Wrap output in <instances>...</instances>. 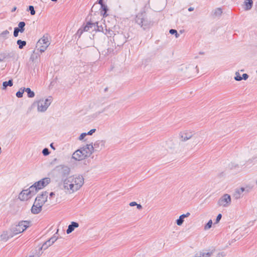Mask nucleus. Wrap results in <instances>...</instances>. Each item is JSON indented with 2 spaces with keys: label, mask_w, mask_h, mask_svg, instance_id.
Masks as SVG:
<instances>
[{
  "label": "nucleus",
  "mask_w": 257,
  "mask_h": 257,
  "mask_svg": "<svg viewBox=\"0 0 257 257\" xmlns=\"http://www.w3.org/2000/svg\"><path fill=\"white\" fill-rule=\"evenodd\" d=\"M27 257H35V255H30L29 256H27Z\"/></svg>",
  "instance_id": "nucleus-58"
},
{
  "label": "nucleus",
  "mask_w": 257,
  "mask_h": 257,
  "mask_svg": "<svg viewBox=\"0 0 257 257\" xmlns=\"http://www.w3.org/2000/svg\"><path fill=\"white\" fill-rule=\"evenodd\" d=\"M13 85V81L12 79H10L8 81H4L3 83V89H6L8 86H12Z\"/></svg>",
  "instance_id": "nucleus-27"
},
{
  "label": "nucleus",
  "mask_w": 257,
  "mask_h": 257,
  "mask_svg": "<svg viewBox=\"0 0 257 257\" xmlns=\"http://www.w3.org/2000/svg\"><path fill=\"white\" fill-rule=\"evenodd\" d=\"M108 89V87L105 88L104 89V92H105L107 91Z\"/></svg>",
  "instance_id": "nucleus-55"
},
{
  "label": "nucleus",
  "mask_w": 257,
  "mask_h": 257,
  "mask_svg": "<svg viewBox=\"0 0 257 257\" xmlns=\"http://www.w3.org/2000/svg\"><path fill=\"white\" fill-rule=\"evenodd\" d=\"M180 136L182 141H186L193 137V134L192 132H184L180 134Z\"/></svg>",
  "instance_id": "nucleus-20"
},
{
  "label": "nucleus",
  "mask_w": 257,
  "mask_h": 257,
  "mask_svg": "<svg viewBox=\"0 0 257 257\" xmlns=\"http://www.w3.org/2000/svg\"><path fill=\"white\" fill-rule=\"evenodd\" d=\"M24 92L25 87L20 88V90L16 93V96L18 98L22 97Z\"/></svg>",
  "instance_id": "nucleus-33"
},
{
  "label": "nucleus",
  "mask_w": 257,
  "mask_h": 257,
  "mask_svg": "<svg viewBox=\"0 0 257 257\" xmlns=\"http://www.w3.org/2000/svg\"><path fill=\"white\" fill-rule=\"evenodd\" d=\"M28 11L30 12L31 15H34L35 14V11L33 6H30L28 9Z\"/></svg>",
  "instance_id": "nucleus-40"
},
{
  "label": "nucleus",
  "mask_w": 257,
  "mask_h": 257,
  "mask_svg": "<svg viewBox=\"0 0 257 257\" xmlns=\"http://www.w3.org/2000/svg\"><path fill=\"white\" fill-rule=\"evenodd\" d=\"M9 33V31L5 30L0 34V37L7 39L8 37Z\"/></svg>",
  "instance_id": "nucleus-37"
},
{
  "label": "nucleus",
  "mask_w": 257,
  "mask_h": 257,
  "mask_svg": "<svg viewBox=\"0 0 257 257\" xmlns=\"http://www.w3.org/2000/svg\"><path fill=\"white\" fill-rule=\"evenodd\" d=\"M113 51V49L112 48H108V49H107L106 51H104L103 52H102V53L104 52V55H108L109 54H111V53H112Z\"/></svg>",
  "instance_id": "nucleus-41"
},
{
  "label": "nucleus",
  "mask_w": 257,
  "mask_h": 257,
  "mask_svg": "<svg viewBox=\"0 0 257 257\" xmlns=\"http://www.w3.org/2000/svg\"><path fill=\"white\" fill-rule=\"evenodd\" d=\"M86 157H89L94 151L93 146L92 144H87L80 148Z\"/></svg>",
  "instance_id": "nucleus-13"
},
{
  "label": "nucleus",
  "mask_w": 257,
  "mask_h": 257,
  "mask_svg": "<svg viewBox=\"0 0 257 257\" xmlns=\"http://www.w3.org/2000/svg\"><path fill=\"white\" fill-rule=\"evenodd\" d=\"M50 147H51L52 149H53L54 150H55V147H54V146H53V143H51V144H50Z\"/></svg>",
  "instance_id": "nucleus-53"
},
{
  "label": "nucleus",
  "mask_w": 257,
  "mask_h": 257,
  "mask_svg": "<svg viewBox=\"0 0 257 257\" xmlns=\"http://www.w3.org/2000/svg\"><path fill=\"white\" fill-rule=\"evenodd\" d=\"M50 44V38L48 34H45L44 36L39 40L36 44V47L38 51L41 53L45 51L47 48Z\"/></svg>",
  "instance_id": "nucleus-3"
},
{
  "label": "nucleus",
  "mask_w": 257,
  "mask_h": 257,
  "mask_svg": "<svg viewBox=\"0 0 257 257\" xmlns=\"http://www.w3.org/2000/svg\"><path fill=\"white\" fill-rule=\"evenodd\" d=\"M86 158L80 149L76 150L72 155V158L77 161H80Z\"/></svg>",
  "instance_id": "nucleus-15"
},
{
  "label": "nucleus",
  "mask_w": 257,
  "mask_h": 257,
  "mask_svg": "<svg viewBox=\"0 0 257 257\" xmlns=\"http://www.w3.org/2000/svg\"><path fill=\"white\" fill-rule=\"evenodd\" d=\"M31 221L22 220L20 221L17 225L12 226L11 229L15 235L24 231L31 226Z\"/></svg>",
  "instance_id": "nucleus-4"
},
{
  "label": "nucleus",
  "mask_w": 257,
  "mask_h": 257,
  "mask_svg": "<svg viewBox=\"0 0 257 257\" xmlns=\"http://www.w3.org/2000/svg\"><path fill=\"white\" fill-rule=\"evenodd\" d=\"M52 100V97L49 96L48 98L45 99V100L40 99L37 101L34 102L32 106L34 107L37 105L38 111L45 112L51 103Z\"/></svg>",
  "instance_id": "nucleus-5"
},
{
  "label": "nucleus",
  "mask_w": 257,
  "mask_h": 257,
  "mask_svg": "<svg viewBox=\"0 0 257 257\" xmlns=\"http://www.w3.org/2000/svg\"><path fill=\"white\" fill-rule=\"evenodd\" d=\"M96 132L95 128H93L90 130L87 134V135H92L93 133H94Z\"/></svg>",
  "instance_id": "nucleus-47"
},
{
  "label": "nucleus",
  "mask_w": 257,
  "mask_h": 257,
  "mask_svg": "<svg viewBox=\"0 0 257 257\" xmlns=\"http://www.w3.org/2000/svg\"><path fill=\"white\" fill-rule=\"evenodd\" d=\"M48 194V193L47 191L42 192L41 194L37 196L35 199V202L39 203L40 204L43 206L47 201Z\"/></svg>",
  "instance_id": "nucleus-10"
},
{
  "label": "nucleus",
  "mask_w": 257,
  "mask_h": 257,
  "mask_svg": "<svg viewBox=\"0 0 257 257\" xmlns=\"http://www.w3.org/2000/svg\"><path fill=\"white\" fill-rule=\"evenodd\" d=\"M235 76L234 77V79L236 81H240L241 80V76L239 74V73L237 72L235 73Z\"/></svg>",
  "instance_id": "nucleus-43"
},
{
  "label": "nucleus",
  "mask_w": 257,
  "mask_h": 257,
  "mask_svg": "<svg viewBox=\"0 0 257 257\" xmlns=\"http://www.w3.org/2000/svg\"><path fill=\"white\" fill-rule=\"evenodd\" d=\"M50 198H52L55 196V193L53 192H51L49 194Z\"/></svg>",
  "instance_id": "nucleus-52"
},
{
  "label": "nucleus",
  "mask_w": 257,
  "mask_h": 257,
  "mask_svg": "<svg viewBox=\"0 0 257 257\" xmlns=\"http://www.w3.org/2000/svg\"><path fill=\"white\" fill-rule=\"evenodd\" d=\"M9 29L12 30V27H10Z\"/></svg>",
  "instance_id": "nucleus-63"
},
{
  "label": "nucleus",
  "mask_w": 257,
  "mask_h": 257,
  "mask_svg": "<svg viewBox=\"0 0 257 257\" xmlns=\"http://www.w3.org/2000/svg\"><path fill=\"white\" fill-rule=\"evenodd\" d=\"M116 109L115 105L112 103L106 106L101 110L98 111L97 113L98 114L102 113H104L105 115L110 116L114 113V111L116 110Z\"/></svg>",
  "instance_id": "nucleus-8"
},
{
  "label": "nucleus",
  "mask_w": 257,
  "mask_h": 257,
  "mask_svg": "<svg viewBox=\"0 0 257 257\" xmlns=\"http://www.w3.org/2000/svg\"><path fill=\"white\" fill-rule=\"evenodd\" d=\"M86 31L84 30V27H82L78 29L76 34H75L76 37H78V38L80 37L83 32Z\"/></svg>",
  "instance_id": "nucleus-34"
},
{
  "label": "nucleus",
  "mask_w": 257,
  "mask_h": 257,
  "mask_svg": "<svg viewBox=\"0 0 257 257\" xmlns=\"http://www.w3.org/2000/svg\"><path fill=\"white\" fill-rule=\"evenodd\" d=\"M222 14V11L221 8H217L215 9L213 12L215 16H219Z\"/></svg>",
  "instance_id": "nucleus-35"
},
{
  "label": "nucleus",
  "mask_w": 257,
  "mask_h": 257,
  "mask_svg": "<svg viewBox=\"0 0 257 257\" xmlns=\"http://www.w3.org/2000/svg\"><path fill=\"white\" fill-rule=\"evenodd\" d=\"M42 206L39 203L34 202L31 208V212L34 214L39 213L42 210Z\"/></svg>",
  "instance_id": "nucleus-18"
},
{
  "label": "nucleus",
  "mask_w": 257,
  "mask_h": 257,
  "mask_svg": "<svg viewBox=\"0 0 257 257\" xmlns=\"http://www.w3.org/2000/svg\"><path fill=\"white\" fill-rule=\"evenodd\" d=\"M53 172L58 177L63 180L68 177L70 172V169L67 166L59 165L53 169Z\"/></svg>",
  "instance_id": "nucleus-1"
},
{
  "label": "nucleus",
  "mask_w": 257,
  "mask_h": 257,
  "mask_svg": "<svg viewBox=\"0 0 257 257\" xmlns=\"http://www.w3.org/2000/svg\"><path fill=\"white\" fill-rule=\"evenodd\" d=\"M135 22L140 26L144 30L150 27L153 25L152 22L149 17H135Z\"/></svg>",
  "instance_id": "nucleus-7"
},
{
  "label": "nucleus",
  "mask_w": 257,
  "mask_h": 257,
  "mask_svg": "<svg viewBox=\"0 0 257 257\" xmlns=\"http://www.w3.org/2000/svg\"><path fill=\"white\" fill-rule=\"evenodd\" d=\"M137 206V208L139 209V210H141L142 209V206L140 204H137V205H136Z\"/></svg>",
  "instance_id": "nucleus-51"
},
{
  "label": "nucleus",
  "mask_w": 257,
  "mask_h": 257,
  "mask_svg": "<svg viewBox=\"0 0 257 257\" xmlns=\"http://www.w3.org/2000/svg\"><path fill=\"white\" fill-rule=\"evenodd\" d=\"M244 4L245 6L244 9L246 10H250L253 5V2L252 0H245L244 2Z\"/></svg>",
  "instance_id": "nucleus-26"
},
{
  "label": "nucleus",
  "mask_w": 257,
  "mask_h": 257,
  "mask_svg": "<svg viewBox=\"0 0 257 257\" xmlns=\"http://www.w3.org/2000/svg\"><path fill=\"white\" fill-rule=\"evenodd\" d=\"M245 191L244 187H241L240 188L236 189L234 192L233 194V197L235 199H238L242 196V193Z\"/></svg>",
  "instance_id": "nucleus-21"
},
{
  "label": "nucleus",
  "mask_w": 257,
  "mask_h": 257,
  "mask_svg": "<svg viewBox=\"0 0 257 257\" xmlns=\"http://www.w3.org/2000/svg\"><path fill=\"white\" fill-rule=\"evenodd\" d=\"M56 232L55 234L53 235L49 239L47 240L45 243H43L41 247V249L43 248L44 249H47L48 246H51L53 244L57 239L58 237L56 236Z\"/></svg>",
  "instance_id": "nucleus-16"
},
{
  "label": "nucleus",
  "mask_w": 257,
  "mask_h": 257,
  "mask_svg": "<svg viewBox=\"0 0 257 257\" xmlns=\"http://www.w3.org/2000/svg\"><path fill=\"white\" fill-rule=\"evenodd\" d=\"M137 203L136 202H132L130 203V205L131 206H136L137 205Z\"/></svg>",
  "instance_id": "nucleus-50"
},
{
  "label": "nucleus",
  "mask_w": 257,
  "mask_h": 257,
  "mask_svg": "<svg viewBox=\"0 0 257 257\" xmlns=\"http://www.w3.org/2000/svg\"><path fill=\"white\" fill-rule=\"evenodd\" d=\"M190 215V214L189 212H187L186 214H183L181 215L180 216L179 218L176 220V224L179 226L181 225L184 222V219L185 217H188Z\"/></svg>",
  "instance_id": "nucleus-24"
},
{
  "label": "nucleus",
  "mask_w": 257,
  "mask_h": 257,
  "mask_svg": "<svg viewBox=\"0 0 257 257\" xmlns=\"http://www.w3.org/2000/svg\"><path fill=\"white\" fill-rule=\"evenodd\" d=\"M64 187L65 189L67 190H70L69 184L72 183L73 182V177H69L66 178H64L63 180Z\"/></svg>",
  "instance_id": "nucleus-25"
},
{
  "label": "nucleus",
  "mask_w": 257,
  "mask_h": 257,
  "mask_svg": "<svg viewBox=\"0 0 257 257\" xmlns=\"http://www.w3.org/2000/svg\"><path fill=\"white\" fill-rule=\"evenodd\" d=\"M194 10V8H192V7H190L189 9H188V11L191 12V11H192Z\"/></svg>",
  "instance_id": "nucleus-54"
},
{
  "label": "nucleus",
  "mask_w": 257,
  "mask_h": 257,
  "mask_svg": "<svg viewBox=\"0 0 257 257\" xmlns=\"http://www.w3.org/2000/svg\"><path fill=\"white\" fill-rule=\"evenodd\" d=\"M104 145H105V141H102V140L97 141L94 144V146H93L94 150H95V151H98L101 150L104 147Z\"/></svg>",
  "instance_id": "nucleus-22"
},
{
  "label": "nucleus",
  "mask_w": 257,
  "mask_h": 257,
  "mask_svg": "<svg viewBox=\"0 0 257 257\" xmlns=\"http://www.w3.org/2000/svg\"><path fill=\"white\" fill-rule=\"evenodd\" d=\"M57 160V159L56 158L54 159L52 162V163H54L55 162H56V161Z\"/></svg>",
  "instance_id": "nucleus-57"
},
{
  "label": "nucleus",
  "mask_w": 257,
  "mask_h": 257,
  "mask_svg": "<svg viewBox=\"0 0 257 257\" xmlns=\"http://www.w3.org/2000/svg\"><path fill=\"white\" fill-rule=\"evenodd\" d=\"M212 225V221L211 219H210L208 222L206 224V225L204 226V229L205 230H208L210 229Z\"/></svg>",
  "instance_id": "nucleus-39"
},
{
  "label": "nucleus",
  "mask_w": 257,
  "mask_h": 257,
  "mask_svg": "<svg viewBox=\"0 0 257 257\" xmlns=\"http://www.w3.org/2000/svg\"><path fill=\"white\" fill-rule=\"evenodd\" d=\"M51 180L50 178L46 177L35 182L34 184L37 188V190H40L46 186L50 183Z\"/></svg>",
  "instance_id": "nucleus-11"
},
{
  "label": "nucleus",
  "mask_w": 257,
  "mask_h": 257,
  "mask_svg": "<svg viewBox=\"0 0 257 257\" xmlns=\"http://www.w3.org/2000/svg\"><path fill=\"white\" fill-rule=\"evenodd\" d=\"M230 202V196L227 194H225L219 199L218 201V205L226 207L229 206Z\"/></svg>",
  "instance_id": "nucleus-9"
},
{
  "label": "nucleus",
  "mask_w": 257,
  "mask_h": 257,
  "mask_svg": "<svg viewBox=\"0 0 257 257\" xmlns=\"http://www.w3.org/2000/svg\"><path fill=\"white\" fill-rule=\"evenodd\" d=\"M79 226L78 223L74 221L71 222V224L69 225L67 229L66 230V233L69 234L71 233L75 228Z\"/></svg>",
  "instance_id": "nucleus-23"
},
{
  "label": "nucleus",
  "mask_w": 257,
  "mask_h": 257,
  "mask_svg": "<svg viewBox=\"0 0 257 257\" xmlns=\"http://www.w3.org/2000/svg\"><path fill=\"white\" fill-rule=\"evenodd\" d=\"M84 30L86 32L88 31H94L96 30V28L97 30L99 31H101V30L99 29V26H98V22L93 23L92 22H87L86 25L83 27Z\"/></svg>",
  "instance_id": "nucleus-14"
},
{
  "label": "nucleus",
  "mask_w": 257,
  "mask_h": 257,
  "mask_svg": "<svg viewBox=\"0 0 257 257\" xmlns=\"http://www.w3.org/2000/svg\"><path fill=\"white\" fill-rule=\"evenodd\" d=\"M87 135V134L86 133H82L79 137V140H83V139Z\"/></svg>",
  "instance_id": "nucleus-46"
},
{
  "label": "nucleus",
  "mask_w": 257,
  "mask_h": 257,
  "mask_svg": "<svg viewBox=\"0 0 257 257\" xmlns=\"http://www.w3.org/2000/svg\"><path fill=\"white\" fill-rule=\"evenodd\" d=\"M113 40L115 44H116L117 46L122 45L126 41L125 36L122 34H115L113 37Z\"/></svg>",
  "instance_id": "nucleus-12"
},
{
  "label": "nucleus",
  "mask_w": 257,
  "mask_h": 257,
  "mask_svg": "<svg viewBox=\"0 0 257 257\" xmlns=\"http://www.w3.org/2000/svg\"><path fill=\"white\" fill-rule=\"evenodd\" d=\"M225 253L224 252H220L217 253L216 257H224L225 256Z\"/></svg>",
  "instance_id": "nucleus-49"
},
{
  "label": "nucleus",
  "mask_w": 257,
  "mask_h": 257,
  "mask_svg": "<svg viewBox=\"0 0 257 257\" xmlns=\"http://www.w3.org/2000/svg\"><path fill=\"white\" fill-rule=\"evenodd\" d=\"M26 24L24 22H20L18 24V27H17L20 30V33H23L25 31V26Z\"/></svg>",
  "instance_id": "nucleus-30"
},
{
  "label": "nucleus",
  "mask_w": 257,
  "mask_h": 257,
  "mask_svg": "<svg viewBox=\"0 0 257 257\" xmlns=\"http://www.w3.org/2000/svg\"><path fill=\"white\" fill-rule=\"evenodd\" d=\"M53 2H56L57 0H51Z\"/></svg>",
  "instance_id": "nucleus-61"
},
{
  "label": "nucleus",
  "mask_w": 257,
  "mask_h": 257,
  "mask_svg": "<svg viewBox=\"0 0 257 257\" xmlns=\"http://www.w3.org/2000/svg\"><path fill=\"white\" fill-rule=\"evenodd\" d=\"M221 217H222L221 214H220V213L218 214V215L216 217V220H215V222H214V224L218 223L220 221V220H221Z\"/></svg>",
  "instance_id": "nucleus-44"
},
{
  "label": "nucleus",
  "mask_w": 257,
  "mask_h": 257,
  "mask_svg": "<svg viewBox=\"0 0 257 257\" xmlns=\"http://www.w3.org/2000/svg\"><path fill=\"white\" fill-rule=\"evenodd\" d=\"M42 154L44 156H46L49 155L50 151L48 149L44 148L42 151Z\"/></svg>",
  "instance_id": "nucleus-42"
},
{
  "label": "nucleus",
  "mask_w": 257,
  "mask_h": 257,
  "mask_svg": "<svg viewBox=\"0 0 257 257\" xmlns=\"http://www.w3.org/2000/svg\"><path fill=\"white\" fill-rule=\"evenodd\" d=\"M98 4L101 5L100 12L101 16H107V12L108 11L107 6L103 3V0H98Z\"/></svg>",
  "instance_id": "nucleus-19"
},
{
  "label": "nucleus",
  "mask_w": 257,
  "mask_h": 257,
  "mask_svg": "<svg viewBox=\"0 0 257 257\" xmlns=\"http://www.w3.org/2000/svg\"><path fill=\"white\" fill-rule=\"evenodd\" d=\"M103 18L106 19V18H109V17H103Z\"/></svg>",
  "instance_id": "nucleus-62"
},
{
  "label": "nucleus",
  "mask_w": 257,
  "mask_h": 257,
  "mask_svg": "<svg viewBox=\"0 0 257 257\" xmlns=\"http://www.w3.org/2000/svg\"><path fill=\"white\" fill-rule=\"evenodd\" d=\"M256 185H257V179H256Z\"/></svg>",
  "instance_id": "nucleus-64"
},
{
  "label": "nucleus",
  "mask_w": 257,
  "mask_h": 257,
  "mask_svg": "<svg viewBox=\"0 0 257 257\" xmlns=\"http://www.w3.org/2000/svg\"><path fill=\"white\" fill-rule=\"evenodd\" d=\"M166 149L172 150L174 148V143L172 141H169L166 142Z\"/></svg>",
  "instance_id": "nucleus-31"
},
{
  "label": "nucleus",
  "mask_w": 257,
  "mask_h": 257,
  "mask_svg": "<svg viewBox=\"0 0 257 257\" xmlns=\"http://www.w3.org/2000/svg\"><path fill=\"white\" fill-rule=\"evenodd\" d=\"M73 177V182L69 184V189L74 192L79 189L84 184V178L81 175L78 176H72Z\"/></svg>",
  "instance_id": "nucleus-6"
},
{
  "label": "nucleus",
  "mask_w": 257,
  "mask_h": 257,
  "mask_svg": "<svg viewBox=\"0 0 257 257\" xmlns=\"http://www.w3.org/2000/svg\"><path fill=\"white\" fill-rule=\"evenodd\" d=\"M169 33L171 35H175V37L176 38H179V37L180 36V35L178 34V32L175 29H170V31H169Z\"/></svg>",
  "instance_id": "nucleus-38"
},
{
  "label": "nucleus",
  "mask_w": 257,
  "mask_h": 257,
  "mask_svg": "<svg viewBox=\"0 0 257 257\" xmlns=\"http://www.w3.org/2000/svg\"><path fill=\"white\" fill-rule=\"evenodd\" d=\"M94 9V7L93 6L92 9H91L92 12H93V11Z\"/></svg>",
  "instance_id": "nucleus-59"
},
{
  "label": "nucleus",
  "mask_w": 257,
  "mask_h": 257,
  "mask_svg": "<svg viewBox=\"0 0 257 257\" xmlns=\"http://www.w3.org/2000/svg\"><path fill=\"white\" fill-rule=\"evenodd\" d=\"M37 188L35 184L31 185L29 188L23 190L19 194V198L22 200H27L32 196L36 194L38 192Z\"/></svg>",
  "instance_id": "nucleus-2"
},
{
  "label": "nucleus",
  "mask_w": 257,
  "mask_h": 257,
  "mask_svg": "<svg viewBox=\"0 0 257 257\" xmlns=\"http://www.w3.org/2000/svg\"><path fill=\"white\" fill-rule=\"evenodd\" d=\"M248 78V75L246 73H244L242 74V76L241 77V80H246Z\"/></svg>",
  "instance_id": "nucleus-48"
},
{
  "label": "nucleus",
  "mask_w": 257,
  "mask_h": 257,
  "mask_svg": "<svg viewBox=\"0 0 257 257\" xmlns=\"http://www.w3.org/2000/svg\"><path fill=\"white\" fill-rule=\"evenodd\" d=\"M39 57V54L38 53L35 52V51H33V54L30 57V60L34 62Z\"/></svg>",
  "instance_id": "nucleus-32"
},
{
  "label": "nucleus",
  "mask_w": 257,
  "mask_h": 257,
  "mask_svg": "<svg viewBox=\"0 0 257 257\" xmlns=\"http://www.w3.org/2000/svg\"><path fill=\"white\" fill-rule=\"evenodd\" d=\"M195 68L197 69V71L198 70V68H197V66H196Z\"/></svg>",
  "instance_id": "nucleus-60"
},
{
  "label": "nucleus",
  "mask_w": 257,
  "mask_h": 257,
  "mask_svg": "<svg viewBox=\"0 0 257 257\" xmlns=\"http://www.w3.org/2000/svg\"><path fill=\"white\" fill-rule=\"evenodd\" d=\"M25 91L27 92L28 97L33 98L35 96V92L31 90L30 88H25Z\"/></svg>",
  "instance_id": "nucleus-28"
},
{
  "label": "nucleus",
  "mask_w": 257,
  "mask_h": 257,
  "mask_svg": "<svg viewBox=\"0 0 257 257\" xmlns=\"http://www.w3.org/2000/svg\"><path fill=\"white\" fill-rule=\"evenodd\" d=\"M20 32V30L17 29V28H14V36L15 37H17L19 35V33Z\"/></svg>",
  "instance_id": "nucleus-45"
},
{
  "label": "nucleus",
  "mask_w": 257,
  "mask_h": 257,
  "mask_svg": "<svg viewBox=\"0 0 257 257\" xmlns=\"http://www.w3.org/2000/svg\"><path fill=\"white\" fill-rule=\"evenodd\" d=\"M15 234L12 231L11 229L10 231H4L0 236L1 239L4 241H7L8 239L13 237Z\"/></svg>",
  "instance_id": "nucleus-17"
},
{
  "label": "nucleus",
  "mask_w": 257,
  "mask_h": 257,
  "mask_svg": "<svg viewBox=\"0 0 257 257\" xmlns=\"http://www.w3.org/2000/svg\"><path fill=\"white\" fill-rule=\"evenodd\" d=\"M10 57V55L5 53H0V62L4 61L7 58Z\"/></svg>",
  "instance_id": "nucleus-36"
},
{
  "label": "nucleus",
  "mask_w": 257,
  "mask_h": 257,
  "mask_svg": "<svg viewBox=\"0 0 257 257\" xmlns=\"http://www.w3.org/2000/svg\"><path fill=\"white\" fill-rule=\"evenodd\" d=\"M16 9H17V8H16V7H14V8L12 10V12H14V11H15Z\"/></svg>",
  "instance_id": "nucleus-56"
},
{
  "label": "nucleus",
  "mask_w": 257,
  "mask_h": 257,
  "mask_svg": "<svg viewBox=\"0 0 257 257\" xmlns=\"http://www.w3.org/2000/svg\"><path fill=\"white\" fill-rule=\"evenodd\" d=\"M17 44L19 46V48L20 49H22L26 45L27 42L25 41H23L22 40L19 39L17 40Z\"/></svg>",
  "instance_id": "nucleus-29"
}]
</instances>
